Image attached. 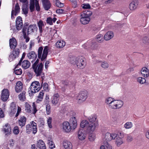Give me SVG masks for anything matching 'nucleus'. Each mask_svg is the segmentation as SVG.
I'll list each match as a JSON object with an SVG mask.
<instances>
[{"mask_svg": "<svg viewBox=\"0 0 149 149\" xmlns=\"http://www.w3.org/2000/svg\"><path fill=\"white\" fill-rule=\"evenodd\" d=\"M98 126L97 123H90L86 120H83L80 123L81 127H86V131L88 133H92L95 131Z\"/></svg>", "mask_w": 149, "mask_h": 149, "instance_id": "obj_1", "label": "nucleus"}, {"mask_svg": "<svg viewBox=\"0 0 149 149\" xmlns=\"http://www.w3.org/2000/svg\"><path fill=\"white\" fill-rule=\"evenodd\" d=\"M50 49V47L47 46L45 47L43 50L42 47H39L38 50V58H40L42 61H43L47 58Z\"/></svg>", "mask_w": 149, "mask_h": 149, "instance_id": "obj_2", "label": "nucleus"}, {"mask_svg": "<svg viewBox=\"0 0 149 149\" xmlns=\"http://www.w3.org/2000/svg\"><path fill=\"white\" fill-rule=\"evenodd\" d=\"M92 14L90 11L86 10L82 13L81 15L80 21L83 24H88L90 20V17Z\"/></svg>", "mask_w": 149, "mask_h": 149, "instance_id": "obj_3", "label": "nucleus"}, {"mask_svg": "<svg viewBox=\"0 0 149 149\" xmlns=\"http://www.w3.org/2000/svg\"><path fill=\"white\" fill-rule=\"evenodd\" d=\"M37 129L36 124L33 121L26 126V132L28 134L31 132L32 130L33 134H35L37 132Z\"/></svg>", "mask_w": 149, "mask_h": 149, "instance_id": "obj_4", "label": "nucleus"}, {"mask_svg": "<svg viewBox=\"0 0 149 149\" xmlns=\"http://www.w3.org/2000/svg\"><path fill=\"white\" fill-rule=\"evenodd\" d=\"M123 105V101L121 100H115V99L109 105V107L110 109H115L121 108Z\"/></svg>", "mask_w": 149, "mask_h": 149, "instance_id": "obj_5", "label": "nucleus"}, {"mask_svg": "<svg viewBox=\"0 0 149 149\" xmlns=\"http://www.w3.org/2000/svg\"><path fill=\"white\" fill-rule=\"evenodd\" d=\"M42 86L40 85L39 82L38 81L33 82L31 84L30 87V90L31 93H35L38 91L41 88Z\"/></svg>", "mask_w": 149, "mask_h": 149, "instance_id": "obj_6", "label": "nucleus"}, {"mask_svg": "<svg viewBox=\"0 0 149 149\" xmlns=\"http://www.w3.org/2000/svg\"><path fill=\"white\" fill-rule=\"evenodd\" d=\"M75 64L78 68L82 69L85 67L86 65L85 59L82 57L77 58L75 60Z\"/></svg>", "mask_w": 149, "mask_h": 149, "instance_id": "obj_7", "label": "nucleus"}, {"mask_svg": "<svg viewBox=\"0 0 149 149\" xmlns=\"http://www.w3.org/2000/svg\"><path fill=\"white\" fill-rule=\"evenodd\" d=\"M88 95V92L86 91H81L77 96V99L79 103L84 101L86 99Z\"/></svg>", "mask_w": 149, "mask_h": 149, "instance_id": "obj_8", "label": "nucleus"}, {"mask_svg": "<svg viewBox=\"0 0 149 149\" xmlns=\"http://www.w3.org/2000/svg\"><path fill=\"white\" fill-rule=\"evenodd\" d=\"M43 66V64L42 63H40L38 65H34V66L32 67L36 76H38L41 74Z\"/></svg>", "mask_w": 149, "mask_h": 149, "instance_id": "obj_9", "label": "nucleus"}, {"mask_svg": "<svg viewBox=\"0 0 149 149\" xmlns=\"http://www.w3.org/2000/svg\"><path fill=\"white\" fill-rule=\"evenodd\" d=\"M20 53L19 49L16 48L14 49L9 56L10 60H13L19 57Z\"/></svg>", "mask_w": 149, "mask_h": 149, "instance_id": "obj_10", "label": "nucleus"}, {"mask_svg": "<svg viewBox=\"0 0 149 149\" xmlns=\"http://www.w3.org/2000/svg\"><path fill=\"white\" fill-rule=\"evenodd\" d=\"M60 96L59 94L56 93H54L52 98V102L54 105H56L60 103Z\"/></svg>", "mask_w": 149, "mask_h": 149, "instance_id": "obj_11", "label": "nucleus"}, {"mask_svg": "<svg viewBox=\"0 0 149 149\" xmlns=\"http://www.w3.org/2000/svg\"><path fill=\"white\" fill-rule=\"evenodd\" d=\"M77 137L81 140L85 139L86 137V133L85 130L82 128L79 129L77 133Z\"/></svg>", "mask_w": 149, "mask_h": 149, "instance_id": "obj_12", "label": "nucleus"}, {"mask_svg": "<svg viewBox=\"0 0 149 149\" xmlns=\"http://www.w3.org/2000/svg\"><path fill=\"white\" fill-rule=\"evenodd\" d=\"M9 93L8 89H4L2 91L1 98V100L4 101H6L9 97Z\"/></svg>", "mask_w": 149, "mask_h": 149, "instance_id": "obj_13", "label": "nucleus"}, {"mask_svg": "<svg viewBox=\"0 0 149 149\" xmlns=\"http://www.w3.org/2000/svg\"><path fill=\"white\" fill-rule=\"evenodd\" d=\"M62 127L63 131L65 132H69L71 130H72L70 125L68 121H65L63 122L62 123Z\"/></svg>", "mask_w": 149, "mask_h": 149, "instance_id": "obj_14", "label": "nucleus"}, {"mask_svg": "<svg viewBox=\"0 0 149 149\" xmlns=\"http://www.w3.org/2000/svg\"><path fill=\"white\" fill-rule=\"evenodd\" d=\"M68 122L72 127V130H74L77 127V121L75 117L73 116L71 117Z\"/></svg>", "mask_w": 149, "mask_h": 149, "instance_id": "obj_15", "label": "nucleus"}, {"mask_svg": "<svg viewBox=\"0 0 149 149\" xmlns=\"http://www.w3.org/2000/svg\"><path fill=\"white\" fill-rule=\"evenodd\" d=\"M23 26L22 18L20 17H18L16 20V26L17 30L21 29Z\"/></svg>", "mask_w": 149, "mask_h": 149, "instance_id": "obj_16", "label": "nucleus"}, {"mask_svg": "<svg viewBox=\"0 0 149 149\" xmlns=\"http://www.w3.org/2000/svg\"><path fill=\"white\" fill-rule=\"evenodd\" d=\"M20 8L18 3L15 4V10H13L11 12V18L12 19L14 18L13 15L16 16L19 12Z\"/></svg>", "mask_w": 149, "mask_h": 149, "instance_id": "obj_17", "label": "nucleus"}, {"mask_svg": "<svg viewBox=\"0 0 149 149\" xmlns=\"http://www.w3.org/2000/svg\"><path fill=\"white\" fill-rule=\"evenodd\" d=\"M44 9L48 10L50 8L51 4L49 0H41Z\"/></svg>", "mask_w": 149, "mask_h": 149, "instance_id": "obj_18", "label": "nucleus"}, {"mask_svg": "<svg viewBox=\"0 0 149 149\" xmlns=\"http://www.w3.org/2000/svg\"><path fill=\"white\" fill-rule=\"evenodd\" d=\"M114 36V33L111 31L107 32L104 35V38L105 40H109L112 39Z\"/></svg>", "mask_w": 149, "mask_h": 149, "instance_id": "obj_19", "label": "nucleus"}, {"mask_svg": "<svg viewBox=\"0 0 149 149\" xmlns=\"http://www.w3.org/2000/svg\"><path fill=\"white\" fill-rule=\"evenodd\" d=\"M17 45V42L15 38H12L9 40V45L11 49H15Z\"/></svg>", "mask_w": 149, "mask_h": 149, "instance_id": "obj_20", "label": "nucleus"}, {"mask_svg": "<svg viewBox=\"0 0 149 149\" xmlns=\"http://www.w3.org/2000/svg\"><path fill=\"white\" fill-rule=\"evenodd\" d=\"M141 45L145 47L149 43V38L147 36L143 37L140 40Z\"/></svg>", "mask_w": 149, "mask_h": 149, "instance_id": "obj_21", "label": "nucleus"}, {"mask_svg": "<svg viewBox=\"0 0 149 149\" xmlns=\"http://www.w3.org/2000/svg\"><path fill=\"white\" fill-rule=\"evenodd\" d=\"M37 29L36 24L31 25L28 27L27 29V34L28 35L29 34L34 32Z\"/></svg>", "mask_w": 149, "mask_h": 149, "instance_id": "obj_22", "label": "nucleus"}, {"mask_svg": "<svg viewBox=\"0 0 149 149\" xmlns=\"http://www.w3.org/2000/svg\"><path fill=\"white\" fill-rule=\"evenodd\" d=\"M141 73L144 77L148 78V76L149 74V70L147 68L143 67L141 69Z\"/></svg>", "mask_w": 149, "mask_h": 149, "instance_id": "obj_23", "label": "nucleus"}, {"mask_svg": "<svg viewBox=\"0 0 149 149\" xmlns=\"http://www.w3.org/2000/svg\"><path fill=\"white\" fill-rule=\"evenodd\" d=\"M27 56L29 59H32V61L35 60L37 58V55L33 51H31L28 53Z\"/></svg>", "mask_w": 149, "mask_h": 149, "instance_id": "obj_24", "label": "nucleus"}, {"mask_svg": "<svg viewBox=\"0 0 149 149\" xmlns=\"http://www.w3.org/2000/svg\"><path fill=\"white\" fill-rule=\"evenodd\" d=\"M23 85L22 83L20 81H18L16 83L15 89V91L17 93L19 92L22 89Z\"/></svg>", "mask_w": 149, "mask_h": 149, "instance_id": "obj_25", "label": "nucleus"}, {"mask_svg": "<svg viewBox=\"0 0 149 149\" xmlns=\"http://www.w3.org/2000/svg\"><path fill=\"white\" fill-rule=\"evenodd\" d=\"M63 146L65 149H72V145L71 143L68 141H64L63 143Z\"/></svg>", "mask_w": 149, "mask_h": 149, "instance_id": "obj_26", "label": "nucleus"}, {"mask_svg": "<svg viewBox=\"0 0 149 149\" xmlns=\"http://www.w3.org/2000/svg\"><path fill=\"white\" fill-rule=\"evenodd\" d=\"M21 64L22 68L26 69L29 67L31 63L27 60H24L21 62Z\"/></svg>", "mask_w": 149, "mask_h": 149, "instance_id": "obj_27", "label": "nucleus"}, {"mask_svg": "<svg viewBox=\"0 0 149 149\" xmlns=\"http://www.w3.org/2000/svg\"><path fill=\"white\" fill-rule=\"evenodd\" d=\"M138 5V2L137 1H133L130 4L129 8L130 10H134L136 9Z\"/></svg>", "mask_w": 149, "mask_h": 149, "instance_id": "obj_28", "label": "nucleus"}, {"mask_svg": "<svg viewBox=\"0 0 149 149\" xmlns=\"http://www.w3.org/2000/svg\"><path fill=\"white\" fill-rule=\"evenodd\" d=\"M37 146L40 149H46L45 144L41 140H40L38 141Z\"/></svg>", "mask_w": 149, "mask_h": 149, "instance_id": "obj_29", "label": "nucleus"}, {"mask_svg": "<svg viewBox=\"0 0 149 149\" xmlns=\"http://www.w3.org/2000/svg\"><path fill=\"white\" fill-rule=\"evenodd\" d=\"M26 118L24 116L21 117L18 120L19 125L22 127L24 126L26 124Z\"/></svg>", "mask_w": 149, "mask_h": 149, "instance_id": "obj_30", "label": "nucleus"}, {"mask_svg": "<svg viewBox=\"0 0 149 149\" xmlns=\"http://www.w3.org/2000/svg\"><path fill=\"white\" fill-rule=\"evenodd\" d=\"M97 118V116L95 114H93L88 118V120L91 123H97L96 121Z\"/></svg>", "mask_w": 149, "mask_h": 149, "instance_id": "obj_31", "label": "nucleus"}, {"mask_svg": "<svg viewBox=\"0 0 149 149\" xmlns=\"http://www.w3.org/2000/svg\"><path fill=\"white\" fill-rule=\"evenodd\" d=\"M65 45V43L64 41L62 40H60L56 42V45L58 48H61L64 47Z\"/></svg>", "mask_w": 149, "mask_h": 149, "instance_id": "obj_32", "label": "nucleus"}, {"mask_svg": "<svg viewBox=\"0 0 149 149\" xmlns=\"http://www.w3.org/2000/svg\"><path fill=\"white\" fill-rule=\"evenodd\" d=\"M119 134L120 137L119 138H117L116 142V143L118 146H119L123 143V141L122 139V138L123 137V134L121 133H120Z\"/></svg>", "mask_w": 149, "mask_h": 149, "instance_id": "obj_33", "label": "nucleus"}, {"mask_svg": "<svg viewBox=\"0 0 149 149\" xmlns=\"http://www.w3.org/2000/svg\"><path fill=\"white\" fill-rule=\"evenodd\" d=\"M4 131L6 134H10L11 132V128L8 124H6L4 127Z\"/></svg>", "mask_w": 149, "mask_h": 149, "instance_id": "obj_34", "label": "nucleus"}, {"mask_svg": "<svg viewBox=\"0 0 149 149\" xmlns=\"http://www.w3.org/2000/svg\"><path fill=\"white\" fill-rule=\"evenodd\" d=\"M17 107L15 103L14 102H12L10 105V109L11 112L13 114L15 113L17 110Z\"/></svg>", "mask_w": 149, "mask_h": 149, "instance_id": "obj_35", "label": "nucleus"}, {"mask_svg": "<svg viewBox=\"0 0 149 149\" xmlns=\"http://www.w3.org/2000/svg\"><path fill=\"white\" fill-rule=\"evenodd\" d=\"M44 93V92L43 91H42L40 92L38 96V99L37 100L38 103H39L42 101Z\"/></svg>", "mask_w": 149, "mask_h": 149, "instance_id": "obj_36", "label": "nucleus"}, {"mask_svg": "<svg viewBox=\"0 0 149 149\" xmlns=\"http://www.w3.org/2000/svg\"><path fill=\"white\" fill-rule=\"evenodd\" d=\"M25 105L26 111L29 113H31L32 112V107L31 105L27 102H26Z\"/></svg>", "mask_w": 149, "mask_h": 149, "instance_id": "obj_37", "label": "nucleus"}, {"mask_svg": "<svg viewBox=\"0 0 149 149\" xmlns=\"http://www.w3.org/2000/svg\"><path fill=\"white\" fill-rule=\"evenodd\" d=\"M47 143L48 144L50 148L52 149L55 148V144L51 139L48 138L47 140Z\"/></svg>", "mask_w": 149, "mask_h": 149, "instance_id": "obj_38", "label": "nucleus"}, {"mask_svg": "<svg viewBox=\"0 0 149 149\" xmlns=\"http://www.w3.org/2000/svg\"><path fill=\"white\" fill-rule=\"evenodd\" d=\"M38 25L39 27L40 32L41 33L42 31V27L44 26L43 22L42 20L39 21L38 23Z\"/></svg>", "mask_w": 149, "mask_h": 149, "instance_id": "obj_39", "label": "nucleus"}, {"mask_svg": "<svg viewBox=\"0 0 149 149\" xmlns=\"http://www.w3.org/2000/svg\"><path fill=\"white\" fill-rule=\"evenodd\" d=\"M26 92L24 91L18 95L19 99L21 101L25 100L26 99Z\"/></svg>", "mask_w": 149, "mask_h": 149, "instance_id": "obj_40", "label": "nucleus"}, {"mask_svg": "<svg viewBox=\"0 0 149 149\" xmlns=\"http://www.w3.org/2000/svg\"><path fill=\"white\" fill-rule=\"evenodd\" d=\"M56 19V18H54L53 19L50 17H48L47 19V23L51 25L52 24L53 22H55Z\"/></svg>", "mask_w": 149, "mask_h": 149, "instance_id": "obj_41", "label": "nucleus"}, {"mask_svg": "<svg viewBox=\"0 0 149 149\" xmlns=\"http://www.w3.org/2000/svg\"><path fill=\"white\" fill-rule=\"evenodd\" d=\"M22 32L23 34L24 38L26 39V42H28L29 40V37H27V34H26V29L24 28L23 29Z\"/></svg>", "mask_w": 149, "mask_h": 149, "instance_id": "obj_42", "label": "nucleus"}, {"mask_svg": "<svg viewBox=\"0 0 149 149\" xmlns=\"http://www.w3.org/2000/svg\"><path fill=\"white\" fill-rule=\"evenodd\" d=\"M96 39L98 42H102L104 41L103 35L101 34L97 35L96 36Z\"/></svg>", "mask_w": 149, "mask_h": 149, "instance_id": "obj_43", "label": "nucleus"}, {"mask_svg": "<svg viewBox=\"0 0 149 149\" xmlns=\"http://www.w3.org/2000/svg\"><path fill=\"white\" fill-rule=\"evenodd\" d=\"M137 81L140 84H142L146 83V80L144 78L139 77L137 78Z\"/></svg>", "mask_w": 149, "mask_h": 149, "instance_id": "obj_44", "label": "nucleus"}, {"mask_svg": "<svg viewBox=\"0 0 149 149\" xmlns=\"http://www.w3.org/2000/svg\"><path fill=\"white\" fill-rule=\"evenodd\" d=\"M22 9L24 14H26L28 13L29 8L27 5L24 4L23 6Z\"/></svg>", "mask_w": 149, "mask_h": 149, "instance_id": "obj_45", "label": "nucleus"}, {"mask_svg": "<svg viewBox=\"0 0 149 149\" xmlns=\"http://www.w3.org/2000/svg\"><path fill=\"white\" fill-rule=\"evenodd\" d=\"M114 99L111 97H108L105 100V103L108 106L113 101Z\"/></svg>", "mask_w": 149, "mask_h": 149, "instance_id": "obj_46", "label": "nucleus"}, {"mask_svg": "<svg viewBox=\"0 0 149 149\" xmlns=\"http://www.w3.org/2000/svg\"><path fill=\"white\" fill-rule=\"evenodd\" d=\"M133 126L132 123L131 122H127L125 125V128L127 129L131 128Z\"/></svg>", "mask_w": 149, "mask_h": 149, "instance_id": "obj_47", "label": "nucleus"}, {"mask_svg": "<svg viewBox=\"0 0 149 149\" xmlns=\"http://www.w3.org/2000/svg\"><path fill=\"white\" fill-rule=\"evenodd\" d=\"M15 73L17 75H21L22 73V71L21 69H18L17 67H15L14 71Z\"/></svg>", "mask_w": 149, "mask_h": 149, "instance_id": "obj_48", "label": "nucleus"}, {"mask_svg": "<svg viewBox=\"0 0 149 149\" xmlns=\"http://www.w3.org/2000/svg\"><path fill=\"white\" fill-rule=\"evenodd\" d=\"M88 137L89 140L91 141H93L95 139V135L94 133H90Z\"/></svg>", "mask_w": 149, "mask_h": 149, "instance_id": "obj_49", "label": "nucleus"}, {"mask_svg": "<svg viewBox=\"0 0 149 149\" xmlns=\"http://www.w3.org/2000/svg\"><path fill=\"white\" fill-rule=\"evenodd\" d=\"M101 66L104 69H106L109 67V64L107 62H102L101 63Z\"/></svg>", "mask_w": 149, "mask_h": 149, "instance_id": "obj_50", "label": "nucleus"}, {"mask_svg": "<svg viewBox=\"0 0 149 149\" xmlns=\"http://www.w3.org/2000/svg\"><path fill=\"white\" fill-rule=\"evenodd\" d=\"M111 133L107 132L105 134L104 138L106 141H109L111 140Z\"/></svg>", "mask_w": 149, "mask_h": 149, "instance_id": "obj_51", "label": "nucleus"}, {"mask_svg": "<svg viewBox=\"0 0 149 149\" xmlns=\"http://www.w3.org/2000/svg\"><path fill=\"white\" fill-rule=\"evenodd\" d=\"M47 124L49 127V128H52V118L51 117H49L47 120Z\"/></svg>", "mask_w": 149, "mask_h": 149, "instance_id": "obj_52", "label": "nucleus"}, {"mask_svg": "<svg viewBox=\"0 0 149 149\" xmlns=\"http://www.w3.org/2000/svg\"><path fill=\"white\" fill-rule=\"evenodd\" d=\"M30 9L31 12H33L34 10L35 2H30Z\"/></svg>", "mask_w": 149, "mask_h": 149, "instance_id": "obj_53", "label": "nucleus"}, {"mask_svg": "<svg viewBox=\"0 0 149 149\" xmlns=\"http://www.w3.org/2000/svg\"><path fill=\"white\" fill-rule=\"evenodd\" d=\"M51 107L49 104H47L46 106V110L47 114H49L51 112Z\"/></svg>", "mask_w": 149, "mask_h": 149, "instance_id": "obj_54", "label": "nucleus"}, {"mask_svg": "<svg viewBox=\"0 0 149 149\" xmlns=\"http://www.w3.org/2000/svg\"><path fill=\"white\" fill-rule=\"evenodd\" d=\"M56 6L58 7H62L64 5L63 3H61L58 0H56Z\"/></svg>", "mask_w": 149, "mask_h": 149, "instance_id": "obj_55", "label": "nucleus"}, {"mask_svg": "<svg viewBox=\"0 0 149 149\" xmlns=\"http://www.w3.org/2000/svg\"><path fill=\"white\" fill-rule=\"evenodd\" d=\"M32 107L33 108V109L32 110V113L35 114L37 111V109L36 108V106L35 105V103L34 102H33L32 104Z\"/></svg>", "mask_w": 149, "mask_h": 149, "instance_id": "obj_56", "label": "nucleus"}, {"mask_svg": "<svg viewBox=\"0 0 149 149\" xmlns=\"http://www.w3.org/2000/svg\"><path fill=\"white\" fill-rule=\"evenodd\" d=\"M13 132L15 134H17L19 133V128L18 127L15 126L14 127Z\"/></svg>", "mask_w": 149, "mask_h": 149, "instance_id": "obj_57", "label": "nucleus"}, {"mask_svg": "<svg viewBox=\"0 0 149 149\" xmlns=\"http://www.w3.org/2000/svg\"><path fill=\"white\" fill-rule=\"evenodd\" d=\"M111 134V140L112 139H116V138H118V134L115 133Z\"/></svg>", "mask_w": 149, "mask_h": 149, "instance_id": "obj_58", "label": "nucleus"}, {"mask_svg": "<svg viewBox=\"0 0 149 149\" xmlns=\"http://www.w3.org/2000/svg\"><path fill=\"white\" fill-rule=\"evenodd\" d=\"M82 8L85 9H88L91 8V6L88 3L83 4L82 5Z\"/></svg>", "mask_w": 149, "mask_h": 149, "instance_id": "obj_59", "label": "nucleus"}, {"mask_svg": "<svg viewBox=\"0 0 149 149\" xmlns=\"http://www.w3.org/2000/svg\"><path fill=\"white\" fill-rule=\"evenodd\" d=\"M77 58H75L74 57H72L70 58L69 61L71 64H75V60Z\"/></svg>", "mask_w": 149, "mask_h": 149, "instance_id": "obj_60", "label": "nucleus"}, {"mask_svg": "<svg viewBox=\"0 0 149 149\" xmlns=\"http://www.w3.org/2000/svg\"><path fill=\"white\" fill-rule=\"evenodd\" d=\"M42 86L45 90L46 91H49L48 85L47 83H44L42 85Z\"/></svg>", "mask_w": 149, "mask_h": 149, "instance_id": "obj_61", "label": "nucleus"}, {"mask_svg": "<svg viewBox=\"0 0 149 149\" xmlns=\"http://www.w3.org/2000/svg\"><path fill=\"white\" fill-rule=\"evenodd\" d=\"M35 6L36 10L37 11H39L40 9V7L39 5L38 1L37 0H36Z\"/></svg>", "mask_w": 149, "mask_h": 149, "instance_id": "obj_62", "label": "nucleus"}, {"mask_svg": "<svg viewBox=\"0 0 149 149\" xmlns=\"http://www.w3.org/2000/svg\"><path fill=\"white\" fill-rule=\"evenodd\" d=\"M104 145L106 148V149H112V147L108 142H106L104 143Z\"/></svg>", "mask_w": 149, "mask_h": 149, "instance_id": "obj_63", "label": "nucleus"}, {"mask_svg": "<svg viewBox=\"0 0 149 149\" xmlns=\"http://www.w3.org/2000/svg\"><path fill=\"white\" fill-rule=\"evenodd\" d=\"M133 138L132 137L129 135H128L127 137V140L128 142H130L132 140Z\"/></svg>", "mask_w": 149, "mask_h": 149, "instance_id": "obj_64", "label": "nucleus"}]
</instances>
